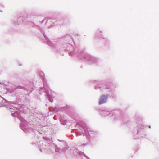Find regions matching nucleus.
<instances>
[{
  "instance_id": "f257e3e1",
  "label": "nucleus",
  "mask_w": 159,
  "mask_h": 159,
  "mask_svg": "<svg viewBox=\"0 0 159 159\" xmlns=\"http://www.w3.org/2000/svg\"><path fill=\"white\" fill-rule=\"evenodd\" d=\"M107 96L102 95L99 101V104H102L105 103L107 100Z\"/></svg>"
}]
</instances>
